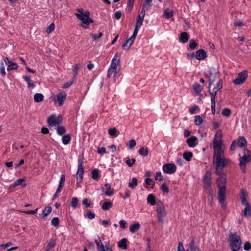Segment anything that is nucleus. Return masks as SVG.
<instances>
[{"instance_id": "052dcab7", "label": "nucleus", "mask_w": 251, "mask_h": 251, "mask_svg": "<svg viewBox=\"0 0 251 251\" xmlns=\"http://www.w3.org/2000/svg\"><path fill=\"white\" fill-rule=\"evenodd\" d=\"M48 245L49 247H50L51 249L54 247L56 245V242L54 240H50L48 244Z\"/></svg>"}, {"instance_id": "5701e85b", "label": "nucleus", "mask_w": 251, "mask_h": 251, "mask_svg": "<svg viewBox=\"0 0 251 251\" xmlns=\"http://www.w3.org/2000/svg\"><path fill=\"white\" fill-rule=\"evenodd\" d=\"M152 1L145 0L144 2L142 4V9L141 11H144V13H145L146 11H148L152 6Z\"/></svg>"}, {"instance_id": "864d4df0", "label": "nucleus", "mask_w": 251, "mask_h": 251, "mask_svg": "<svg viewBox=\"0 0 251 251\" xmlns=\"http://www.w3.org/2000/svg\"><path fill=\"white\" fill-rule=\"evenodd\" d=\"M135 161H136V160L134 158H132L131 159L128 158L126 161V163L127 164V165L129 167H131L135 163Z\"/></svg>"}, {"instance_id": "c756f323", "label": "nucleus", "mask_w": 251, "mask_h": 251, "mask_svg": "<svg viewBox=\"0 0 251 251\" xmlns=\"http://www.w3.org/2000/svg\"><path fill=\"white\" fill-rule=\"evenodd\" d=\"M25 180V178H19L17 179L13 184L9 186V189L14 188L15 187L20 185Z\"/></svg>"}, {"instance_id": "bb28decb", "label": "nucleus", "mask_w": 251, "mask_h": 251, "mask_svg": "<svg viewBox=\"0 0 251 251\" xmlns=\"http://www.w3.org/2000/svg\"><path fill=\"white\" fill-rule=\"evenodd\" d=\"M246 206L244 210V215L245 216H251V205L250 203H248L245 205Z\"/></svg>"}, {"instance_id": "20e7f679", "label": "nucleus", "mask_w": 251, "mask_h": 251, "mask_svg": "<svg viewBox=\"0 0 251 251\" xmlns=\"http://www.w3.org/2000/svg\"><path fill=\"white\" fill-rule=\"evenodd\" d=\"M156 211L158 221L160 223H162L163 221V218L166 216V211L165 210V207L163 202L161 201H159L157 203L156 205Z\"/></svg>"}, {"instance_id": "4c0bfd02", "label": "nucleus", "mask_w": 251, "mask_h": 251, "mask_svg": "<svg viewBox=\"0 0 251 251\" xmlns=\"http://www.w3.org/2000/svg\"><path fill=\"white\" fill-rule=\"evenodd\" d=\"M62 140L63 144L67 145L71 140V137L69 134H66L63 136Z\"/></svg>"}, {"instance_id": "4d7b16f0", "label": "nucleus", "mask_w": 251, "mask_h": 251, "mask_svg": "<svg viewBox=\"0 0 251 251\" xmlns=\"http://www.w3.org/2000/svg\"><path fill=\"white\" fill-rule=\"evenodd\" d=\"M244 249L246 251H249L251 249V244L249 242H246L244 245Z\"/></svg>"}, {"instance_id": "412c9836", "label": "nucleus", "mask_w": 251, "mask_h": 251, "mask_svg": "<svg viewBox=\"0 0 251 251\" xmlns=\"http://www.w3.org/2000/svg\"><path fill=\"white\" fill-rule=\"evenodd\" d=\"M197 138L196 136H192L188 138L186 140V143L188 144L189 147L193 148L196 145V141Z\"/></svg>"}, {"instance_id": "1a4fd4ad", "label": "nucleus", "mask_w": 251, "mask_h": 251, "mask_svg": "<svg viewBox=\"0 0 251 251\" xmlns=\"http://www.w3.org/2000/svg\"><path fill=\"white\" fill-rule=\"evenodd\" d=\"M75 16L78 19L82 21L80 24V25L84 28L88 27V25L90 23H93L94 22V21L92 19L86 18V17L82 15L81 14H75Z\"/></svg>"}, {"instance_id": "a211bd4d", "label": "nucleus", "mask_w": 251, "mask_h": 251, "mask_svg": "<svg viewBox=\"0 0 251 251\" xmlns=\"http://www.w3.org/2000/svg\"><path fill=\"white\" fill-rule=\"evenodd\" d=\"M206 57V52L202 49H200L196 52V58L198 60H203Z\"/></svg>"}, {"instance_id": "de8ad7c7", "label": "nucleus", "mask_w": 251, "mask_h": 251, "mask_svg": "<svg viewBox=\"0 0 251 251\" xmlns=\"http://www.w3.org/2000/svg\"><path fill=\"white\" fill-rule=\"evenodd\" d=\"M222 114L223 116L228 117L231 114V111L228 108H225L222 110Z\"/></svg>"}, {"instance_id": "473e14b6", "label": "nucleus", "mask_w": 251, "mask_h": 251, "mask_svg": "<svg viewBox=\"0 0 251 251\" xmlns=\"http://www.w3.org/2000/svg\"><path fill=\"white\" fill-rule=\"evenodd\" d=\"M147 201L151 205H154L156 203L154 196L152 194H150L147 198Z\"/></svg>"}, {"instance_id": "2eb2a0df", "label": "nucleus", "mask_w": 251, "mask_h": 251, "mask_svg": "<svg viewBox=\"0 0 251 251\" xmlns=\"http://www.w3.org/2000/svg\"><path fill=\"white\" fill-rule=\"evenodd\" d=\"M211 173L210 171H208L206 172L203 179L204 187L209 188L211 183Z\"/></svg>"}, {"instance_id": "37998d69", "label": "nucleus", "mask_w": 251, "mask_h": 251, "mask_svg": "<svg viewBox=\"0 0 251 251\" xmlns=\"http://www.w3.org/2000/svg\"><path fill=\"white\" fill-rule=\"evenodd\" d=\"M66 132V129L63 126H58L57 127V133L59 135H62Z\"/></svg>"}, {"instance_id": "f257e3e1", "label": "nucleus", "mask_w": 251, "mask_h": 251, "mask_svg": "<svg viewBox=\"0 0 251 251\" xmlns=\"http://www.w3.org/2000/svg\"><path fill=\"white\" fill-rule=\"evenodd\" d=\"M213 150V164L215 167V173L219 176L217 182L219 188L218 200L223 204L225 199L226 181V175L223 172V168L228 164L229 161L225 156L224 149Z\"/></svg>"}, {"instance_id": "f03ea898", "label": "nucleus", "mask_w": 251, "mask_h": 251, "mask_svg": "<svg viewBox=\"0 0 251 251\" xmlns=\"http://www.w3.org/2000/svg\"><path fill=\"white\" fill-rule=\"evenodd\" d=\"M120 58L119 57L118 53H116L108 70L107 77L109 78L113 75L115 78H118L120 76Z\"/></svg>"}, {"instance_id": "13d9d810", "label": "nucleus", "mask_w": 251, "mask_h": 251, "mask_svg": "<svg viewBox=\"0 0 251 251\" xmlns=\"http://www.w3.org/2000/svg\"><path fill=\"white\" fill-rule=\"evenodd\" d=\"M73 82H74V80H72L70 81L65 83L63 85L62 88H67L69 87L73 83Z\"/></svg>"}, {"instance_id": "ea45409f", "label": "nucleus", "mask_w": 251, "mask_h": 251, "mask_svg": "<svg viewBox=\"0 0 251 251\" xmlns=\"http://www.w3.org/2000/svg\"><path fill=\"white\" fill-rule=\"evenodd\" d=\"M52 208L50 206H48L46 207V209L43 211L42 215L43 217L44 218L47 216L48 215L50 214L51 212Z\"/></svg>"}, {"instance_id": "8fccbe9b", "label": "nucleus", "mask_w": 251, "mask_h": 251, "mask_svg": "<svg viewBox=\"0 0 251 251\" xmlns=\"http://www.w3.org/2000/svg\"><path fill=\"white\" fill-rule=\"evenodd\" d=\"M117 130L116 128H110L108 130V133L111 136H117Z\"/></svg>"}, {"instance_id": "e433bc0d", "label": "nucleus", "mask_w": 251, "mask_h": 251, "mask_svg": "<svg viewBox=\"0 0 251 251\" xmlns=\"http://www.w3.org/2000/svg\"><path fill=\"white\" fill-rule=\"evenodd\" d=\"M138 152L140 155L146 156L148 154L149 151L146 148L142 147L140 148Z\"/></svg>"}, {"instance_id": "39448f33", "label": "nucleus", "mask_w": 251, "mask_h": 251, "mask_svg": "<svg viewBox=\"0 0 251 251\" xmlns=\"http://www.w3.org/2000/svg\"><path fill=\"white\" fill-rule=\"evenodd\" d=\"M223 137L222 131L221 130H218L215 135L213 140V149H223L222 138Z\"/></svg>"}, {"instance_id": "58836bf2", "label": "nucleus", "mask_w": 251, "mask_h": 251, "mask_svg": "<svg viewBox=\"0 0 251 251\" xmlns=\"http://www.w3.org/2000/svg\"><path fill=\"white\" fill-rule=\"evenodd\" d=\"M138 184L137 180L136 178L133 177L131 180V182L128 183L129 187L133 189L135 188Z\"/></svg>"}, {"instance_id": "cd10ccee", "label": "nucleus", "mask_w": 251, "mask_h": 251, "mask_svg": "<svg viewBox=\"0 0 251 251\" xmlns=\"http://www.w3.org/2000/svg\"><path fill=\"white\" fill-rule=\"evenodd\" d=\"M24 79L26 82L27 86L29 88H34L35 85L33 83L31 82V77L28 75L24 76Z\"/></svg>"}, {"instance_id": "69168bd1", "label": "nucleus", "mask_w": 251, "mask_h": 251, "mask_svg": "<svg viewBox=\"0 0 251 251\" xmlns=\"http://www.w3.org/2000/svg\"><path fill=\"white\" fill-rule=\"evenodd\" d=\"M126 222L124 220H122L119 222L120 226L122 228H126Z\"/></svg>"}, {"instance_id": "6ab92c4d", "label": "nucleus", "mask_w": 251, "mask_h": 251, "mask_svg": "<svg viewBox=\"0 0 251 251\" xmlns=\"http://www.w3.org/2000/svg\"><path fill=\"white\" fill-rule=\"evenodd\" d=\"M6 59L8 61V64L7 68L8 71L18 69V65L16 63L13 62L8 57H6Z\"/></svg>"}, {"instance_id": "4be33fe9", "label": "nucleus", "mask_w": 251, "mask_h": 251, "mask_svg": "<svg viewBox=\"0 0 251 251\" xmlns=\"http://www.w3.org/2000/svg\"><path fill=\"white\" fill-rule=\"evenodd\" d=\"M247 195H248L247 192L245 191L242 190L241 192L240 199L241 200L242 204L243 205L249 203L247 201Z\"/></svg>"}, {"instance_id": "9b49d317", "label": "nucleus", "mask_w": 251, "mask_h": 251, "mask_svg": "<svg viewBox=\"0 0 251 251\" xmlns=\"http://www.w3.org/2000/svg\"><path fill=\"white\" fill-rule=\"evenodd\" d=\"M176 166L173 163H168L163 166V171L169 174H172L176 171Z\"/></svg>"}, {"instance_id": "72a5a7b5", "label": "nucleus", "mask_w": 251, "mask_h": 251, "mask_svg": "<svg viewBox=\"0 0 251 251\" xmlns=\"http://www.w3.org/2000/svg\"><path fill=\"white\" fill-rule=\"evenodd\" d=\"M44 96L42 94L36 93L34 96V101L36 102H39L43 100Z\"/></svg>"}, {"instance_id": "f704fd0d", "label": "nucleus", "mask_w": 251, "mask_h": 251, "mask_svg": "<svg viewBox=\"0 0 251 251\" xmlns=\"http://www.w3.org/2000/svg\"><path fill=\"white\" fill-rule=\"evenodd\" d=\"M112 206V203L110 201L104 202L102 205L101 208L104 210H107Z\"/></svg>"}, {"instance_id": "603ef678", "label": "nucleus", "mask_w": 251, "mask_h": 251, "mask_svg": "<svg viewBox=\"0 0 251 251\" xmlns=\"http://www.w3.org/2000/svg\"><path fill=\"white\" fill-rule=\"evenodd\" d=\"M54 24L53 23L51 24L47 28L46 32L47 33H50L52 32L54 29Z\"/></svg>"}, {"instance_id": "c9c22d12", "label": "nucleus", "mask_w": 251, "mask_h": 251, "mask_svg": "<svg viewBox=\"0 0 251 251\" xmlns=\"http://www.w3.org/2000/svg\"><path fill=\"white\" fill-rule=\"evenodd\" d=\"M193 156V153L190 151L184 152L183 154V158L186 161H190Z\"/></svg>"}, {"instance_id": "2f4dec72", "label": "nucleus", "mask_w": 251, "mask_h": 251, "mask_svg": "<svg viewBox=\"0 0 251 251\" xmlns=\"http://www.w3.org/2000/svg\"><path fill=\"white\" fill-rule=\"evenodd\" d=\"M127 239L123 238L122 239L119 243H118V247L119 248H123L124 249L126 250L127 249Z\"/></svg>"}, {"instance_id": "3c124183", "label": "nucleus", "mask_w": 251, "mask_h": 251, "mask_svg": "<svg viewBox=\"0 0 251 251\" xmlns=\"http://www.w3.org/2000/svg\"><path fill=\"white\" fill-rule=\"evenodd\" d=\"M51 225L54 226H57L59 224V219L57 217L53 218L51 222Z\"/></svg>"}, {"instance_id": "a18cd8bd", "label": "nucleus", "mask_w": 251, "mask_h": 251, "mask_svg": "<svg viewBox=\"0 0 251 251\" xmlns=\"http://www.w3.org/2000/svg\"><path fill=\"white\" fill-rule=\"evenodd\" d=\"M190 249L191 251H201L200 249L196 246L194 245V241H192L190 244Z\"/></svg>"}, {"instance_id": "7ed1b4c3", "label": "nucleus", "mask_w": 251, "mask_h": 251, "mask_svg": "<svg viewBox=\"0 0 251 251\" xmlns=\"http://www.w3.org/2000/svg\"><path fill=\"white\" fill-rule=\"evenodd\" d=\"M229 241L232 251H238L240 249L241 241L238 235L231 234L229 236Z\"/></svg>"}, {"instance_id": "423d86ee", "label": "nucleus", "mask_w": 251, "mask_h": 251, "mask_svg": "<svg viewBox=\"0 0 251 251\" xmlns=\"http://www.w3.org/2000/svg\"><path fill=\"white\" fill-rule=\"evenodd\" d=\"M78 162V165L76 173V179L77 181L80 182L83 178V175L84 173L83 167V157H81V158L79 157Z\"/></svg>"}, {"instance_id": "338daca9", "label": "nucleus", "mask_w": 251, "mask_h": 251, "mask_svg": "<svg viewBox=\"0 0 251 251\" xmlns=\"http://www.w3.org/2000/svg\"><path fill=\"white\" fill-rule=\"evenodd\" d=\"M161 189V190L164 193H167L169 192V189H168V187L165 184H163L162 185Z\"/></svg>"}, {"instance_id": "79ce46f5", "label": "nucleus", "mask_w": 251, "mask_h": 251, "mask_svg": "<svg viewBox=\"0 0 251 251\" xmlns=\"http://www.w3.org/2000/svg\"><path fill=\"white\" fill-rule=\"evenodd\" d=\"M126 145L129 149H132L136 145V143L134 139H131L128 141Z\"/></svg>"}, {"instance_id": "0e129e2a", "label": "nucleus", "mask_w": 251, "mask_h": 251, "mask_svg": "<svg viewBox=\"0 0 251 251\" xmlns=\"http://www.w3.org/2000/svg\"><path fill=\"white\" fill-rule=\"evenodd\" d=\"M91 36L93 37V39L94 40H96L97 39L100 38L102 37V32H100L99 34V35H97L96 34H91Z\"/></svg>"}, {"instance_id": "5fc2aeb1", "label": "nucleus", "mask_w": 251, "mask_h": 251, "mask_svg": "<svg viewBox=\"0 0 251 251\" xmlns=\"http://www.w3.org/2000/svg\"><path fill=\"white\" fill-rule=\"evenodd\" d=\"M223 87V81L222 79L219 80L218 83L217 84L216 87H214V89H216V91H219Z\"/></svg>"}, {"instance_id": "f3484780", "label": "nucleus", "mask_w": 251, "mask_h": 251, "mask_svg": "<svg viewBox=\"0 0 251 251\" xmlns=\"http://www.w3.org/2000/svg\"><path fill=\"white\" fill-rule=\"evenodd\" d=\"M8 64V61L6 58L5 59H1L0 63V72L1 75L4 76L6 74L5 72V66Z\"/></svg>"}, {"instance_id": "680f3d73", "label": "nucleus", "mask_w": 251, "mask_h": 251, "mask_svg": "<svg viewBox=\"0 0 251 251\" xmlns=\"http://www.w3.org/2000/svg\"><path fill=\"white\" fill-rule=\"evenodd\" d=\"M198 109L197 105H194L189 108V111L191 114H194L196 112V110Z\"/></svg>"}, {"instance_id": "9d476101", "label": "nucleus", "mask_w": 251, "mask_h": 251, "mask_svg": "<svg viewBox=\"0 0 251 251\" xmlns=\"http://www.w3.org/2000/svg\"><path fill=\"white\" fill-rule=\"evenodd\" d=\"M246 151L247 152V154H245L240 159V165L243 171H244L245 165L249 161V158L251 156V151L248 150H246Z\"/></svg>"}, {"instance_id": "c85d7f7f", "label": "nucleus", "mask_w": 251, "mask_h": 251, "mask_svg": "<svg viewBox=\"0 0 251 251\" xmlns=\"http://www.w3.org/2000/svg\"><path fill=\"white\" fill-rule=\"evenodd\" d=\"M164 16L166 19H169L173 16L174 11L173 10H170L168 9H166L163 11Z\"/></svg>"}, {"instance_id": "a19ab883", "label": "nucleus", "mask_w": 251, "mask_h": 251, "mask_svg": "<svg viewBox=\"0 0 251 251\" xmlns=\"http://www.w3.org/2000/svg\"><path fill=\"white\" fill-rule=\"evenodd\" d=\"M91 174L92 178L95 180L98 179L100 177L99 171L97 169L92 171Z\"/></svg>"}, {"instance_id": "7c9ffc66", "label": "nucleus", "mask_w": 251, "mask_h": 251, "mask_svg": "<svg viewBox=\"0 0 251 251\" xmlns=\"http://www.w3.org/2000/svg\"><path fill=\"white\" fill-rule=\"evenodd\" d=\"M140 226L139 223L131 225L130 227V231L132 233H135L140 229Z\"/></svg>"}, {"instance_id": "e2e57ef3", "label": "nucleus", "mask_w": 251, "mask_h": 251, "mask_svg": "<svg viewBox=\"0 0 251 251\" xmlns=\"http://www.w3.org/2000/svg\"><path fill=\"white\" fill-rule=\"evenodd\" d=\"M87 216L89 219H93L95 217V214L91 211H88L87 213Z\"/></svg>"}, {"instance_id": "dca6fc26", "label": "nucleus", "mask_w": 251, "mask_h": 251, "mask_svg": "<svg viewBox=\"0 0 251 251\" xmlns=\"http://www.w3.org/2000/svg\"><path fill=\"white\" fill-rule=\"evenodd\" d=\"M57 100L59 106H61L66 100L67 95L64 92H62L57 95Z\"/></svg>"}, {"instance_id": "bf43d9fd", "label": "nucleus", "mask_w": 251, "mask_h": 251, "mask_svg": "<svg viewBox=\"0 0 251 251\" xmlns=\"http://www.w3.org/2000/svg\"><path fill=\"white\" fill-rule=\"evenodd\" d=\"M155 179L156 180H158L159 181L163 180V176L160 172L156 173V176H155Z\"/></svg>"}, {"instance_id": "f8f14e48", "label": "nucleus", "mask_w": 251, "mask_h": 251, "mask_svg": "<svg viewBox=\"0 0 251 251\" xmlns=\"http://www.w3.org/2000/svg\"><path fill=\"white\" fill-rule=\"evenodd\" d=\"M138 32L136 31H134L133 32V35L131 36V37L126 40V42L123 43L122 45V46L123 47H127V50H129L130 47L132 46L133 43H134L135 39L136 37V36L137 35Z\"/></svg>"}, {"instance_id": "6e6552de", "label": "nucleus", "mask_w": 251, "mask_h": 251, "mask_svg": "<svg viewBox=\"0 0 251 251\" xmlns=\"http://www.w3.org/2000/svg\"><path fill=\"white\" fill-rule=\"evenodd\" d=\"M62 118L61 117H56L55 115H51L48 119L47 122L49 126H55L61 123Z\"/></svg>"}, {"instance_id": "a878e982", "label": "nucleus", "mask_w": 251, "mask_h": 251, "mask_svg": "<svg viewBox=\"0 0 251 251\" xmlns=\"http://www.w3.org/2000/svg\"><path fill=\"white\" fill-rule=\"evenodd\" d=\"M189 39L188 34L186 32H183L180 34L179 40L183 43H186Z\"/></svg>"}, {"instance_id": "aec40b11", "label": "nucleus", "mask_w": 251, "mask_h": 251, "mask_svg": "<svg viewBox=\"0 0 251 251\" xmlns=\"http://www.w3.org/2000/svg\"><path fill=\"white\" fill-rule=\"evenodd\" d=\"M95 243L99 251H104V247L102 245L100 239L98 235L95 236Z\"/></svg>"}, {"instance_id": "b1692460", "label": "nucleus", "mask_w": 251, "mask_h": 251, "mask_svg": "<svg viewBox=\"0 0 251 251\" xmlns=\"http://www.w3.org/2000/svg\"><path fill=\"white\" fill-rule=\"evenodd\" d=\"M217 78V74L216 73L212 74L211 73H210V75L209 76V86H208V89L210 90V89L211 88V86L212 84L214 83V82L215 81L216 78Z\"/></svg>"}, {"instance_id": "6e6d98bb", "label": "nucleus", "mask_w": 251, "mask_h": 251, "mask_svg": "<svg viewBox=\"0 0 251 251\" xmlns=\"http://www.w3.org/2000/svg\"><path fill=\"white\" fill-rule=\"evenodd\" d=\"M198 44L194 41L193 40H191L189 44V47L191 50H194L197 46Z\"/></svg>"}, {"instance_id": "49530a36", "label": "nucleus", "mask_w": 251, "mask_h": 251, "mask_svg": "<svg viewBox=\"0 0 251 251\" xmlns=\"http://www.w3.org/2000/svg\"><path fill=\"white\" fill-rule=\"evenodd\" d=\"M193 87L195 91L197 93H199L202 90L201 86L198 83L194 84Z\"/></svg>"}, {"instance_id": "09e8293b", "label": "nucleus", "mask_w": 251, "mask_h": 251, "mask_svg": "<svg viewBox=\"0 0 251 251\" xmlns=\"http://www.w3.org/2000/svg\"><path fill=\"white\" fill-rule=\"evenodd\" d=\"M78 201V200L77 198H73L72 199V201H71V206L74 208H75L77 205Z\"/></svg>"}, {"instance_id": "4468645a", "label": "nucleus", "mask_w": 251, "mask_h": 251, "mask_svg": "<svg viewBox=\"0 0 251 251\" xmlns=\"http://www.w3.org/2000/svg\"><path fill=\"white\" fill-rule=\"evenodd\" d=\"M145 15V13H144V11H141V13H140V15H139L137 20L136 21L134 31H136L137 32H138L139 29H140V28L141 27V26L142 25Z\"/></svg>"}, {"instance_id": "c03bdc74", "label": "nucleus", "mask_w": 251, "mask_h": 251, "mask_svg": "<svg viewBox=\"0 0 251 251\" xmlns=\"http://www.w3.org/2000/svg\"><path fill=\"white\" fill-rule=\"evenodd\" d=\"M202 122V119L200 116L197 115L195 117V123L196 125H200Z\"/></svg>"}, {"instance_id": "ddd939ff", "label": "nucleus", "mask_w": 251, "mask_h": 251, "mask_svg": "<svg viewBox=\"0 0 251 251\" xmlns=\"http://www.w3.org/2000/svg\"><path fill=\"white\" fill-rule=\"evenodd\" d=\"M102 192L107 196L112 197L114 193V190L111 188V185L106 183L102 188Z\"/></svg>"}, {"instance_id": "393cba45", "label": "nucleus", "mask_w": 251, "mask_h": 251, "mask_svg": "<svg viewBox=\"0 0 251 251\" xmlns=\"http://www.w3.org/2000/svg\"><path fill=\"white\" fill-rule=\"evenodd\" d=\"M237 144L240 148L245 147L247 146V142L244 137L241 136L238 138Z\"/></svg>"}, {"instance_id": "0eeeda50", "label": "nucleus", "mask_w": 251, "mask_h": 251, "mask_svg": "<svg viewBox=\"0 0 251 251\" xmlns=\"http://www.w3.org/2000/svg\"><path fill=\"white\" fill-rule=\"evenodd\" d=\"M247 77V71L244 70L238 74L237 78L233 80V83L235 85L242 84L245 82Z\"/></svg>"}, {"instance_id": "774afa93", "label": "nucleus", "mask_w": 251, "mask_h": 251, "mask_svg": "<svg viewBox=\"0 0 251 251\" xmlns=\"http://www.w3.org/2000/svg\"><path fill=\"white\" fill-rule=\"evenodd\" d=\"M177 251H185V249L183 247V244L181 242H180L178 243V247H177Z\"/></svg>"}]
</instances>
